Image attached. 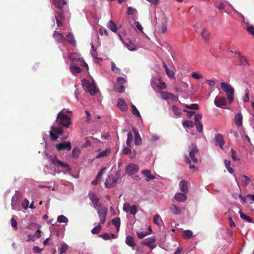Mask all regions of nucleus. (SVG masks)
I'll use <instances>...</instances> for the list:
<instances>
[{"mask_svg":"<svg viewBox=\"0 0 254 254\" xmlns=\"http://www.w3.org/2000/svg\"><path fill=\"white\" fill-rule=\"evenodd\" d=\"M52 2L58 9L55 15L57 26L61 27L63 25L62 21L64 19L62 8L64 5L66 4V0H53Z\"/></svg>","mask_w":254,"mask_h":254,"instance_id":"nucleus-1","label":"nucleus"},{"mask_svg":"<svg viewBox=\"0 0 254 254\" xmlns=\"http://www.w3.org/2000/svg\"><path fill=\"white\" fill-rule=\"evenodd\" d=\"M221 87L223 90L227 93V97L229 103L231 104L234 99V89L233 87L226 82H221Z\"/></svg>","mask_w":254,"mask_h":254,"instance_id":"nucleus-2","label":"nucleus"},{"mask_svg":"<svg viewBox=\"0 0 254 254\" xmlns=\"http://www.w3.org/2000/svg\"><path fill=\"white\" fill-rule=\"evenodd\" d=\"M82 85L83 88L87 92H88L91 95H94L97 91V88L93 81H90L87 79L82 80Z\"/></svg>","mask_w":254,"mask_h":254,"instance_id":"nucleus-3","label":"nucleus"},{"mask_svg":"<svg viewBox=\"0 0 254 254\" xmlns=\"http://www.w3.org/2000/svg\"><path fill=\"white\" fill-rule=\"evenodd\" d=\"M57 120L63 126L68 127L71 124L70 118L64 114V110H62L58 115Z\"/></svg>","mask_w":254,"mask_h":254,"instance_id":"nucleus-4","label":"nucleus"},{"mask_svg":"<svg viewBox=\"0 0 254 254\" xmlns=\"http://www.w3.org/2000/svg\"><path fill=\"white\" fill-rule=\"evenodd\" d=\"M100 224H104L106 219L108 209L102 204H100L96 209Z\"/></svg>","mask_w":254,"mask_h":254,"instance_id":"nucleus-5","label":"nucleus"},{"mask_svg":"<svg viewBox=\"0 0 254 254\" xmlns=\"http://www.w3.org/2000/svg\"><path fill=\"white\" fill-rule=\"evenodd\" d=\"M151 84L152 87L155 90L164 89L166 87L165 83L162 82L160 79L157 78H152Z\"/></svg>","mask_w":254,"mask_h":254,"instance_id":"nucleus-6","label":"nucleus"},{"mask_svg":"<svg viewBox=\"0 0 254 254\" xmlns=\"http://www.w3.org/2000/svg\"><path fill=\"white\" fill-rule=\"evenodd\" d=\"M68 57L73 61L79 62L81 66L86 67L88 69L87 64L84 61L83 58L80 57V55L79 54L76 53H69Z\"/></svg>","mask_w":254,"mask_h":254,"instance_id":"nucleus-7","label":"nucleus"},{"mask_svg":"<svg viewBox=\"0 0 254 254\" xmlns=\"http://www.w3.org/2000/svg\"><path fill=\"white\" fill-rule=\"evenodd\" d=\"M63 131L62 127H55L54 126L51 127V129L50 131V134L51 138L53 140H56L60 135L63 134Z\"/></svg>","mask_w":254,"mask_h":254,"instance_id":"nucleus-8","label":"nucleus"},{"mask_svg":"<svg viewBox=\"0 0 254 254\" xmlns=\"http://www.w3.org/2000/svg\"><path fill=\"white\" fill-rule=\"evenodd\" d=\"M123 210L126 212H129L130 214L135 215L137 212V207L135 205H130L128 203H124Z\"/></svg>","mask_w":254,"mask_h":254,"instance_id":"nucleus-9","label":"nucleus"},{"mask_svg":"<svg viewBox=\"0 0 254 254\" xmlns=\"http://www.w3.org/2000/svg\"><path fill=\"white\" fill-rule=\"evenodd\" d=\"M167 30V20L164 18L160 24H158L156 28V31L159 34H164Z\"/></svg>","mask_w":254,"mask_h":254,"instance_id":"nucleus-10","label":"nucleus"},{"mask_svg":"<svg viewBox=\"0 0 254 254\" xmlns=\"http://www.w3.org/2000/svg\"><path fill=\"white\" fill-rule=\"evenodd\" d=\"M139 170V167L137 164H129L126 168V173L128 175H132L137 173Z\"/></svg>","mask_w":254,"mask_h":254,"instance_id":"nucleus-11","label":"nucleus"},{"mask_svg":"<svg viewBox=\"0 0 254 254\" xmlns=\"http://www.w3.org/2000/svg\"><path fill=\"white\" fill-rule=\"evenodd\" d=\"M215 106L219 108H224L227 104V99L225 97L216 96L214 100Z\"/></svg>","mask_w":254,"mask_h":254,"instance_id":"nucleus-12","label":"nucleus"},{"mask_svg":"<svg viewBox=\"0 0 254 254\" xmlns=\"http://www.w3.org/2000/svg\"><path fill=\"white\" fill-rule=\"evenodd\" d=\"M156 239L154 237H151L148 238L144 240L142 242V244L148 246L151 249H154L156 247V244L155 243Z\"/></svg>","mask_w":254,"mask_h":254,"instance_id":"nucleus-13","label":"nucleus"},{"mask_svg":"<svg viewBox=\"0 0 254 254\" xmlns=\"http://www.w3.org/2000/svg\"><path fill=\"white\" fill-rule=\"evenodd\" d=\"M198 152V149L196 146L193 144L190 146L189 148V156L191 160L194 162H198V159L195 158V154Z\"/></svg>","mask_w":254,"mask_h":254,"instance_id":"nucleus-14","label":"nucleus"},{"mask_svg":"<svg viewBox=\"0 0 254 254\" xmlns=\"http://www.w3.org/2000/svg\"><path fill=\"white\" fill-rule=\"evenodd\" d=\"M56 148L58 151H61L65 149L70 150L71 149V146L69 141H65L57 144Z\"/></svg>","mask_w":254,"mask_h":254,"instance_id":"nucleus-15","label":"nucleus"},{"mask_svg":"<svg viewBox=\"0 0 254 254\" xmlns=\"http://www.w3.org/2000/svg\"><path fill=\"white\" fill-rule=\"evenodd\" d=\"M89 197L92 202V206L96 209L99 207L100 204H99V198L97 197L94 193H90L89 194Z\"/></svg>","mask_w":254,"mask_h":254,"instance_id":"nucleus-16","label":"nucleus"},{"mask_svg":"<svg viewBox=\"0 0 254 254\" xmlns=\"http://www.w3.org/2000/svg\"><path fill=\"white\" fill-rule=\"evenodd\" d=\"M52 163L55 165H59L63 168H66L68 170H69V167L68 165L66 163H64L57 159L56 157L53 158L51 159Z\"/></svg>","mask_w":254,"mask_h":254,"instance_id":"nucleus-17","label":"nucleus"},{"mask_svg":"<svg viewBox=\"0 0 254 254\" xmlns=\"http://www.w3.org/2000/svg\"><path fill=\"white\" fill-rule=\"evenodd\" d=\"M117 181L115 177L109 176L105 182V185L108 188H111L116 185Z\"/></svg>","mask_w":254,"mask_h":254,"instance_id":"nucleus-18","label":"nucleus"},{"mask_svg":"<svg viewBox=\"0 0 254 254\" xmlns=\"http://www.w3.org/2000/svg\"><path fill=\"white\" fill-rule=\"evenodd\" d=\"M214 139L216 143L219 145L221 148H222L225 143L223 135L220 133L216 134L215 136Z\"/></svg>","mask_w":254,"mask_h":254,"instance_id":"nucleus-19","label":"nucleus"},{"mask_svg":"<svg viewBox=\"0 0 254 254\" xmlns=\"http://www.w3.org/2000/svg\"><path fill=\"white\" fill-rule=\"evenodd\" d=\"M169 209L175 215H180L182 213V209L174 203L170 205Z\"/></svg>","mask_w":254,"mask_h":254,"instance_id":"nucleus-20","label":"nucleus"},{"mask_svg":"<svg viewBox=\"0 0 254 254\" xmlns=\"http://www.w3.org/2000/svg\"><path fill=\"white\" fill-rule=\"evenodd\" d=\"M174 198L178 202H181L185 201L187 199V196L186 193L183 192H178L175 194Z\"/></svg>","mask_w":254,"mask_h":254,"instance_id":"nucleus-21","label":"nucleus"},{"mask_svg":"<svg viewBox=\"0 0 254 254\" xmlns=\"http://www.w3.org/2000/svg\"><path fill=\"white\" fill-rule=\"evenodd\" d=\"M234 122L237 127H239L242 126L243 116L241 113H238L236 114L234 118Z\"/></svg>","mask_w":254,"mask_h":254,"instance_id":"nucleus-22","label":"nucleus"},{"mask_svg":"<svg viewBox=\"0 0 254 254\" xmlns=\"http://www.w3.org/2000/svg\"><path fill=\"white\" fill-rule=\"evenodd\" d=\"M128 43L126 41H123V43L127 49L130 51H134L136 50V47L133 43L130 40H127Z\"/></svg>","mask_w":254,"mask_h":254,"instance_id":"nucleus-23","label":"nucleus"},{"mask_svg":"<svg viewBox=\"0 0 254 254\" xmlns=\"http://www.w3.org/2000/svg\"><path fill=\"white\" fill-rule=\"evenodd\" d=\"M179 188L182 192L187 193L188 191V182L186 181L182 180L179 183Z\"/></svg>","mask_w":254,"mask_h":254,"instance_id":"nucleus-24","label":"nucleus"},{"mask_svg":"<svg viewBox=\"0 0 254 254\" xmlns=\"http://www.w3.org/2000/svg\"><path fill=\"white\" fill-rule=\"evenodd\" d=\"M111 153V149L107 148L105 150L100 152L95 157L96 159H99L101 158L107 157Z\"/></svg>","mask_w":254,"mask_h":254,"instance_id":"nucleus-25","label":"nucleus"},{"mask_svg":"<svg viewBox=\"0 0 254 254\" xmlns=\"http://www.w3.org/2000/svg\"><path fill=\"white\" fill-rule=\"evenodd\" d=\"M201 36L203 40L207 42L210 39V33L207 29L203 28L201 32Z\"/></svg>","mask_w":254,"mask_h":254,"instance_id":"nucleus-26","label":"nucleus"},{"mask_svg":"<svg viewBox=\"0 0 254 254\" xmlns=\"http://www.w3.org/2000/svg\"><path fill=\"white\" fill-rule=\"evenodd\" d=\"M12 209L13 210L17 209L19 203H18V199L17 195H14L12 196L11 198V204Z\"/></svg>","mask_w":254,"mask_h":254,"instance_id":"nucleus-27","label":"nucleus"},{"mask_svg":"<svg viewBox=\"0 0 254 254\" xmlns=\"http://www.w3.org/2000/svg\"><path fill=\"white\" fill-rule=\"evenodd\" d=\"M141 173L143 174L146 177V180L147 181H149L151 180H154L155 179V177L154 175H152L151 174V171L148 170H145L141 171Z\"/></svg>","mask_w":254,"mask_h":254,"instance_id":"nucleus-28","label":"nucleus"},{"mask_svg":"<svg viewBox=\"0 0 254 254\" xmlns=\"http://www.w3.org/2000/svg\"><path fill=\"white\" fill-rule=\"evenodd\" d=\"M53 36L58 42L63 43L65 41V38L62 34L55 31L53 34Z\"/></svg>","mask_w":254,"mask_h":254,"instance_id":"nucleus-29","label":"nucleus"},{"mask_svg":"<svg viewBox=\"0 0 254 254\" xmlns=\"http://www.w3.org/2000/svg\"><path fill=\"white\" fill-rule=\"evenodd\" d=\"M238 61L239 64L243 66L249 67L250 65L249 61L244 56H241V57L238 58Z\"/></svg>","mask_w":254,"mask_h":254,"instance_id":"nucleus-30","label":"nucleus"},{"mask_svg":"<svg viewBox=\"0 0 254 254\" xmlns=\"http://www.w3.org/2000/svg\"><path fill=\"white\" fill-rule=\"evenodd\" d=\"M132 130L135 135V144L137 145H140L141 144L142 139L139 133L134 128H132Z\"/></svg>","mask_w":254,"mask_h":254,"instance_id":"nucleus-31","label":"nucleus"},{"mask_svg":"<svg viewBox=\"0 0 254 254\" xmlns=\"http://www.w3.org/2000/svg\"><path fill=\"white\" fill-rule=\"evenodd\" d=\"M70 70L73 74H75L81 72V69L75 65L74 64H71L70 65Z\"/></svg>","mask_w":254,"mask_h":254,"instance_id":"nucleus-32","label":"nucleus"},{"mask_svg":"<svg viewBox=\"0 0 254 254\" xmlns=\"http://www.w3.org/2000/svg\"><path fill=\"white\" fill-rule=\"evenodd\" d=\"M118 107L122 110L125 111L127 109V106L123 99H119L118 101Z\"/></svg>","mask_w":254,"mask_h":254,"instance_id":"nucleus-33","label":"nucleus"},{"mask_svg":"<svg viewBox=\"0 0 254 254\" xmlns=\"http://www.w3.org/2000/svg\"><path fill=\"white\" fill-rule=\"evenodd\" d=\"M126 243L128 246L132 248H133L135 246V243L134 242L133 238L129 236H128L126 237Z\"/></svg>","mask_w":254,"mask_h":254,"instance_id":"nucleus-34","label":"nucleus"},{"mask_svg":"<svg viewBox=\"0 0 254 254\" xmlns=\"http://www.w3.org/2000/svg\"><path fill=\"white\" fill-rule=\"evenodd\" d=\"M100 236L105 240H108L111 239H116L117 238V235L113 233L110 234L108 233H105L101 235Z\"/></svg>","mask_w":254,"mask_h":254,"instance_id":"nucleus-35","label":"nucleus"},{"mask_svg":"<svg viewBox=\"0 0 254 254\" xmlns=\"http://www.w3.org/2000/svg\"><path fill=\"white\" fill-rule=\"evenodd\" d=\"M107 27L113 32L116 33L117 32V25L114 22V21L111 20L107 24Z\"/></svg>","mask_w":254,"mask_h":254,"instance_id":"nucleus-36","label":"nucleus"},{"mask_svg":"<svg viewBox=\"0 0 254 254\" xmlns=\"http://www.w3.org/2000/svg\"><path fill=\"white\" fill-rule=\"evenodd\" d=\"M182 236L185 239H190L192 237L193 233L191 230H186L183 232Z\"/></svg>","mask_w":254,"mask_h":254,"instance_id":"nucleus-37","label":"nucleus"},{"mask_svg":"<svg viewBox=\"0 0 254 254\" xmlns=\"http://www.w3.org/2000/svg\"><path fill=\"white\" fill-rule=\"evenodd\" d=\"M161 94L162 98L165 100L168 99H173V98L175 97L173 94L167 92H161Z\"/></svg>","mask_w":254,"mask_h":254,"instance_id":"nucleus-38","label":"nucleus"},{"mask_svg":"<svg viewBox=\"0 0 254 254\" xmlns=\"http://www.w3.org/2000/svg\"><path fill=\"white\" fill-rule=\"evenodd\" d=\"M105 169V168H103L102 169H101L100 172L98 173L97 177H96V178L95 180H93L92 182V184H93V185H97V182L98 181V180L99 179H101V178L102 177L103 174V171Z\"/></svg>","mask_w":254,"mask_h":254,"instance_id":"nucleus-39","label":"nucleus"},{"mask_svg":"<svg viewBox=\"0 0 254 254\" xmlns=\"http://www.w3.org/2000/svg\"><path fill=\"white\" fill-rule=\"evenodd\" d=\"M239 213L240 214V217L241 219H242L243 220H245L247 221L250 222V223L253 222L252 219L250 217L245 215L244 213H243L242 212L241 210H240Z\"/></svg>","mask_w":254,"mask_h":254,"instance_id":"nucleus-40","label":"nucleus"},{"mask_svg":"<svg viewBox=\"0 0 254 254\" xmlns=\"http://www.w3.org/2000/svg\"><path fill=\"white\" fill-rule=\"evenodd\" d=\"M153 222L158 226L161 225L163 223V221L160 216L158 214H155L153 218Z\"/></svg>","mask_w":254,"mask_h":254,"instance_id":"nucleus-41","label":"nucleus"},{"mask_svg":"<svg viewBox=\"0 0 254 254\" xmlns=\"http://www.w3.org/2000/svg\"><path fill=\"white\" fill-rule=\"evenodd\" d=\"M125 89L124 85L116 84L115 86V91L119 93H123Z\"/></svg>","mask_w":254,"mask_h":254,"instance_id":"nucleus-42","label":"nucleus"},{"mask_svg":"<svg viewBox=\"0 0 254 254\" xmlns=\"http://www.w3.org/2000/svg\"><path fill=\"white\" fill-rule=\"evenodd\" d=\"M66 40L73 45H75V41L74 40V37L72 33H69L66 36Z\"/></svg>","mask_w":254,"mask_h":254,"instance_id":"nucleus-43","label":"nucleus"},{"mask_svg":"<svg viewBox=\"0 0 254 254\" xmlns=\"http://www.w3.org/2000/svg\"><path fill=\"white\" fill-rule=\"evenodd\" d=\"M57 221L59 223H64L67 224L68 222V220L65 216L61 215L58 217Z\"/></svg>","mask_w":254,"mask_h":254,"instance_id":"nucleus-44","label":"nucleus"},{"mask_svg":"<svg viewBox=\"0 0 254 254\" xmlns=\"http://www.w3.org/2000/svg\"><path fill=\"white\" fill-rule=\"evenodd\" d=\"M191 76L195 79H200L203 78V75L202 74L196 71L192 72L191 73Z\"/></svg>","mask_w":254,"mask_h":254,"instance_id":"nucleus-45","label":"nucleus"},{"mask_svg":"<svg viewBox=\"0 0 254 254\" xmlns=\"http://www.w3.org/2000/svg\"><path fill=\"white\" fill-rule=\"evenodd\" d=\"M127 137L126 141L127 145L130 146L133 140V135L130 132L127 133Z\"/></svg>","mask_w":254,"mask_h":254,"instance_id":"nucleus-46","label":"nucleus"},{"mask_svg":"<svg viewBox=\"0 0 254 254\" xmlns=\"http://www.w3.org/2000/svg\"><path fill=\"white\" fill-rule=\"evenodd\" d=\"M229 5L234 10V11L242 19L243 22L245 23V18L244 16L239 11H237L231 4H229Z\"/></svg>","mask_w":254,"mask_h":254,"instance_id":"nucleus-47","label":"nucleus"},{"mask_svg":"<svg viewBox=\"0 0 254 254\" xmlns=\"http://www.w3.org/2000/svg\"><path fill=\"white\" fill-rule=\"evenodd\" d=\"M127 13L128 15H135L137 13V10L131 6H128Z\"/></svg>","mask_w":254,"mask_h":254,"instance_id":"nucleus-48","label":"nucleus"},{"mask_svg":"<svg viewBox=\"0 0 254 254\" xmlns=\"http://www.w3.org/2000/svg\"><path fill=\"white\" fill-rule=\"evenodd\" d=\"M183 125L185 127L191 128L193 127V123L190 121H185L183 122Z\"/></svg>","mask_w":254,"mask_h":254,"instance_id":"nucleus-49","label":"nucleus"},{"mask_svg":"<svg viewBox=\"0 0 254 254\" xmlns=\"http://www.w3.org/2000/svg\"><path fill=\"white\" fill-rule=\"evenodd\" d=\"M131 109H132V113L135 116L140 117V114L137 110V109L136 108V107L133 105L131 104Z\"/></svg>","mask_w":254,"mask_h":254,"instance_id":"nucleus-50","label":"nucleus"},{"mask_svg":"<svg viewBox=\"0 0 254 254\" xmlns=\"http://www.w3.org/2000/svg\"><path fill=\"white\" fill-rule=\"evenodd\" d=\"M112 222L117 227L118 230H119L121 223L120 218H116L113 219Z\"/></svg>","mask_w":254,"mask_h":254,"instance_id":"nucleus-51","label":"nucleus"},{"mask_svg":"<svg viewBox=\"0 0 254 254\" xmlns=\"http://www.w3.org/2000/svg\"><path fill=\"white\" fill-rule=\"evenodd\" d=\"M185 107L187 109L192 110H197L198 109V105L197 104H192L190 105L185 104Z\"/></svg>","mask_w":254,"mask_h":254,"instance_id":"nucleus-52","label":"nucleus"},{"mask_svg":"<svg viewBox=\"0 0 254 254\" xmlns=\"http://www.w3.org/2000/svg\"><path fill=\"white\" fill-rule=\"evenodd\" d=\"M101 224H100V223L98 225H97L92 229L91 232L92 234H97L100 231L101 229Z\"/></svg>","mask_w":254,"mask_h":254,"instance_id":"nucleus-53","label":"nucleus"},{"mask_svg":"<svg viewBox=\"0 0 254 254\" xmlns=\"http://www.w3.org/2000/svg\"><path fill=\"white\" fill-rule=\"evenodd\" d=\"M80 154V149L77 148H74L72 149V154L74 158H77Z\"/></svg>","mask_w":254,"mask_h":254,"instance_id":"nucleus-54","label":"nucleus"},{"mask_svg":"<svg viewBox=\"0 0 254 254\" xmlns=\"http://www.w3.org/2000/svg\"><path fill=\"white\" fill-rule=\"evenodd\" d=\"M245 29L249 34L254 36V27L253 26L250 25L247 27Z\"/></svg>","mask_w":254,"mask_h":254,"instance_id":"nucleus-55","label":"nucleus"},{"mask_svg":"<svg viewBox=\"0 0 254 254\" xmlns=\"http://www.w3.org/2000/svg\"><path fill=\"white\" fill-rule=\"evenodd\" d=\"M172 110L174 114L177 116L179 117L181 115V112L180 111V109L177 107L176 106L173 105L172 106Z\"/></svg>","mask_w":254,"mask_h":254,"instance_id":"nucleus-56","label":"nucleus"},{"mask_svg":"<svg viewBox=\"0 0 254 254\" xmlns=\"http://www.w3.org/2000/svg\"><path fill=\"white\" fill-rule=\"evenodd\" d=\"M195 126L198 132H201L203 130V126L201 122H197L195 123Z\"/></svg>","mask_w":254,"mask_h":254,"instance_id":"nucleus-57","label":"nucleus"},{"mask_svg":"<svg viewBox=\"0 0 254 254\" xmlns=\"http://www.w3.org/2000/svg\"><path fill=\"white\" fill-rule=\"evenodd\" d=\"M68 249V246L66 244H63L62 245L61 249H60V252L61 254H63L65 253V252L67 251Z\"/></svg>","mask_w":254,"mask_h":254,"instance_id":"nucleus-58","label":"nucleus"},{"mask_svg":"<svg viewBox=\"0 0 254 254\" xmlns=\"http://www.w3.org/2000/svg\"><path fill=\"white\" fill-rule=\"evenodd\" d=\"M166 73L168 76L171 79L175 78V73L174 71L172 70H170L169 69L167 70L166 71Z\"/></svg>","mask_w":254,"mask_h":254,"instance_id":"nucleus-59","label":"nucleus"},{"mask_svg":"<svg viewBox=\"0 0 254 254\" xmlns=\"http://www.w3.org/2000/svg\"><path fill=\"white\" fill-rule=\"evenodd\" d=\"M131 151L130 149V146H127V147H125L123 149V153L125 154H131Z\"/></svg>","mask_w":254,"mask_h":254,"instance_id":"nucleus-60","label":"nucleus"},{"mask_svg":"<svg viewBox=\"0 0 254 254\" xmlns=\"http://www.w3.org/2000/svg\"><path fill=\"white\" fill-rule=\"evenodd\" d=\"M135 26L134 28H136L137 29L139 30L141 32H143V27L139 22H134Z\"/></svg>","mask_w":254,"mask_h":254,"instance_id":"nucleus-61","label":"nucleus"},{"mask_svg":"<svg viewBox=\"0 0 254 254\" xmlns=\"http://www.w3.org/2000/svg\"><path fill=\"white\" fill-rule=\"evenodd\" d=\"M111 67H112V71H113L114 72H115L116 73L119 72V71L120 70L119 68L116 67V64L114 62L111 63Z\"/></svg>","mask_w":254,"mask_h":254,"instance_id":"nucleus-62","label":"nucleus"},{"mask_svg":"<svg viewBox=\"0 0 254 254\" xmlns=\"http://www.w3.org/2000/svg\"><path fill=\"white\" fill-rule=\"evenodd\" d=\"M148 234L146 232H144L142 231L138 232L137 233V236L140 239H142L147 236Z\"/></svg>","mask_w":254,"mask_h":254,"instance_id":"nucleus-63","label":"nucleus"},{"mask_svg":"<svg viewBox=\"0 0 254 254\" xmlns=\"http://www.w3.org/2000/svg\"><path fill=\"white\" fill-rule=\"evenodd\" d=\"M126 79L121 77H119L117 78V83L118 84L123 85L126 82Z\"/></svg>","mask_w":254,"mask_h":254,"instance_id":"nucleus-64","label":"nucleus"}]
</instances>
